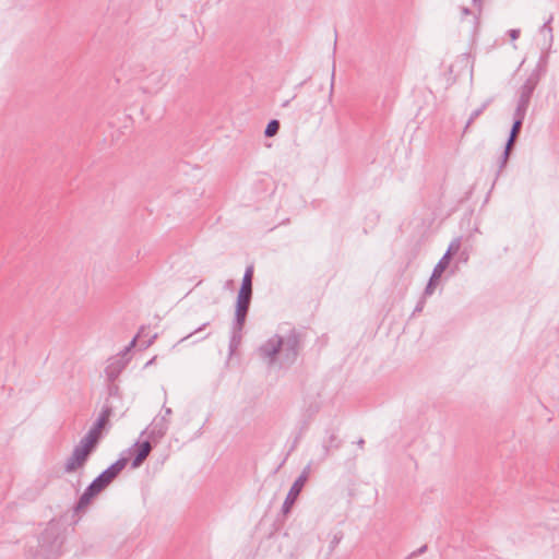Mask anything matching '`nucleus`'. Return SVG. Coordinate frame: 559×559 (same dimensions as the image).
I'll return each instance as SVG.
<instances>
[{"mask_svg": "<svg viewBox=\"0 0 559 559\" xmlns=\"http://www.w3.org/2000/svg\"><path fill=\"white\" fill-rule=\"evenodd\" d=\"M103 429V423L96 425L81 441V443L74 449L72 455L67 460L66 471L71 473L81 468L88 454L95 448L98 439L100 438Z\"/></svg>", "mask_w": 559, "mask_h": 559, "instance_id": "obj_1", "label": "nucleus"}, {"mask_svg": "<svg viewBox=\"0 0 559 559\" xmlns=\"http://www.w3.org/2000/svg\"><path fill=\"white\" fill-rule=\"evenodd\" d=\"M302 334L295 328L290 329L288 333L283 337L282 364L285 366H292L296 362L299 353L302 348Z\"/></svg>", "mask_w": 559, "mask_h": 559, "instance_id": "obj_2", "label": "nucleus"}, {"mask_svg": "<svg viewBox=\"0 0 559 559\" xmlns=\"http://www.w3.org/2000/svg\"><path fill=\"white\" fill-rule=\"evenodd\" d=\"M108 397L105 400L104 405L96 419H110L111 417L122 416L120 408L122 407V400L119 395V386L115 381H107Z\"/></svg>", "mask_w": 559, "mask_h": 559, "instance_id": "obj_3", "label": "nucleus"}, {"mask_svg": "<svg viewBox=\"0 0 559 559\" xmlns=\"http://www.w3.org/2000/svg\"><path fill=\"white\" fill-rule=\"evenodd\" d=\"M283 347L282 336L278 334L273 335L258 348L259 356L267 364L269 367L273 366L277 356Z\"/></svg>", "mask_w": 559, "mask_h": 559, "instance_id": "obj_4", "label": "nucleus"}, {"mask_svg": "<svg viewBox=\"0 0 559 559\" xmlns=\"http://www.w3.org/2000/svg\"><path fill=\"white\" fill-rule=\"evenodd\" d=\"M114 477L115 473L111 471H106L98 476L82 496L80 507L86 506L94 496L100 492L114 479Z\"/></svg>", "mask_w": 559, "mask_h": 559, "instance_id": "obj_5", "label": "nucleus"}, {"mask_svg": "<svg viewBox=\"0 0 559 559\" xmlns=\"http://www.w3.org/2000/svg\"><path fill=\"white\" fill-rule=\"evenodd\" d=\"M252 294L239 293L236 299L235 318L234 322L246 323V319L249 312Z\"/></svg>", "mask_w": 559, "mask_h": 559, "instance_id": "obj_6", "label": "nucleus"}, {"mask_svg": "<svg viewBox=\"0 0 559 559\" xmlns=\"http://www.w3.org/2000/svg\"><path fill=\"white\" fill-rule=\"evenodd\" d=\"M449 266L448 261H443L440 259L438 263L435 265L432 273L430 275V278L427 283V286L425 288V296H430L433 294L436 286L438 285V282L442 275V273L445 271V269Z\"/></svg>", "mask_w": 559, "mask_h": 559, "instance_id": "obj_7", "label": "nucleus"}, {"mask_svg": "<svg viewBox=\"0 0 559 559\" xmlns=\"http://www.w3.org/2000/svg\"><path fill=\"white\" fill-rule=\"evenodd\" d=\"M243 326L245 323L237 324V322L234 321L231 323L230 338L228 344L229 357H231L237 352L238 347L241 344Z\"/></svg>", "mask_w": 559, "mask_h": 559, "instance_id": "obj_8", "label": "nucleus"}, {"mask_svg": "<svg viewBox=\"0 0 559 559\" xmlns=\"http://www.w3.org/2000/svg\"><path fill=\"white\" fill-rule=\"evenodd\" d=\"M126 366L127 361L122 357L110 361L105 368L107 381H116Z\"/></svg>", "mask_w": 559, "mask_h": 559, "instance_id": "obj_9", "label": "nucleus"}, {"mask_svg": "<svg viewBox=\"0 0 559 559\" xmlns=\"http://www.w3.org/2000/svg\"><path fill=\"white\" fill-rule=\"evenodd\" d=\"M539 81L540 72L536 69L528 75L523 85L520 87V94L532 97Z\"/></svg>", "mask_w": 559, "mask_h": 559, "instance_id": "obj_10", "label": "nucleus"}, {"mask_svg": "<svg viewBox=\"0 0 559 559\" xmlns=\"http://www.w3.org/2000/svg\"><path fill=\"white\" fill-rule=\"evenodd\" d=\"M531 98L532 97L525 96L522 94L519 95V99H518L516 108L513 114V118H519L522 120L525 119L526 111H527L530 103H531Z\"/></svg>", "mask_w": 559, "mask_h": 559, "instance_id": "obj_11", "label": "nucleus"}, {"mask_svg": "<svg viewBox=\"0 0 559 559\" xmlns=\"http://www.w3.org/2000/svg\"><path fill=\"white\" fill-rule=\"evenodd\" d=\"M531 98L532 97L525 96L522 94L519 95V99H518L516 108L513 114V118H519L522 120L525 119L526 111H527L530 103H531Z\"/></svg>", "mask_w": 559, "mask_h": 559, "instance_id": "obj_12", "label": "nucleus"}, {"mask_svg": "<svg viewBox=\"0 0 559 559\" xmlns=\"http://www.w3.org/2000/svg\"><path fill=\"white\" fill-rule=\"evenodd\" d=\"M523 122H524V120H522V119L513 118V123H512V127H511V130H510V133H509V136L507 140L506 146L512 147V148L514 147L518 136L521 132Z\"/></svg>", "mask_w": 559, "mask_h": 559, "instance_id": "obj_13", "label": "nucleus"}, {"mask_svg": "<svg viewBox=\"0 0 559 559\" xmlns=\"http://www.w3.org/2000/svg\"><path fill=\"white\" fill-rule=\"evenodd\" d=\"M253 265L246 267L239 293L252 294Z\"/></svg>", "mask_w": 559, "mask_h": 559, "instance_id": "obj_14", "label": "nucleus"}, {"mask_svg": "<svg viewBox=\"0 0 559 559\" xmlns=\"http://www.w3.org/2000/svg\"><path fill=\"white\" fill-rule=\"evenodd\" d=\"M490 103H491V99H487L478 108H476L475 110L472 111L469 118L466 121L463 133L467 132V130L469 129L472 123L475 121V119H477L487 109V107L490 105Z\"/></svg>", "mask_w": 559, "mask_h": 559, "instance_id": "obj_15", "label": "nucleus"}, {"mask_svg": "<svg viewBox=\"0 0 559 559\" xmlns=\"http://www.w3.org/2000/svg\"><path fill=\"white\" fill-rule=\"evenodd\" d=\"M151 452V444L150 442L145 441L138 445V453L136 457L133 462V467H138L150 454Z\"/></svg>", "mask_w": 559, "mask_h": 559, "instance_id": "obj_16", "label": "nucleus"}, {"mask_svg": "<svg viewBox=\"0 0 559 559\" xmlns=\"http://www.w3.org/2000/svg\"><path fill=\"white\" fill-rule=\"evenodd\" d=\"M461 248V238L460 237H456L454 239H452V241L450 242L445 253L442 255V260L444 261H448V263L450 264V261L452 259V257L459 252Z\"/></svg>", "mask_w": 559, "mask_h": 559, "instance_id": "obj_17", "label": "nucleus"}, {"mask_svg": "<svg viewBox=\"0 0 559 559\" xmlns=\"http://www.w3.org/2000/svg\"><path fill=\"white\" fill-rule=\"evenodd\" d=\"M280 121L276 120V119H272L269 121V123L266 124V128L264 130V135L266 138H272L274 136L275 134H277L278 130H280Z\"/></svg>", "mask_w": 559, "mask_h": 559, "instance_id": "obj_18", "label": "nucleus"}, {"mask_svg": "<svg viewBox=\"0 0 559 559\" xmlns=\"http://www.w3.org/2000/svg\"><path fill=\"white\" fill-rule=\"evenodd\" d=\"M145 330L146 328L145 326H141V329L139 330L138 334L132 338V341L130 342V344L124 348V350L122 352V354H127L136 343V340L140 337H144V336H147V334L145 333Z\"/></svg>", "mask_w": 559, "mask_h": 559, "instance_id": "obj_19", "label": "nucleus"}, {"mask_svg": "<svg viewBox=\"0 0 559 559\" xmlns=\"http://www.w3.org/2000/svg\"><path fill=\"white\" fill-rule=\"evenodd\" d=\"M302 485H304V480L302 479H298L293 485V487H292V489L289 491L288 497L295 499L298 496V493L300 492Z\"/></svg>", "mask_w": 559, "mask_h": 559, "instance_id": "obj_20", "label": "nucleus"}, {"mask_svg": "<svg viewBox=\"0 0 559 559\" xmlns=\"http://www.w3.org/2000/svg\"><path fill=\"white\" fill-rule=\"evenodd\" d=\"M512 147H508V146H504V151L501 155V158H500V168H503L511 155V152H512Z\"/></svg>", "mask_w": 559, "mask_h": 559, "instance_id": "obj_21", "label": "nucleus"}, {"mask_svg": "<svg viewBox=\"0 0 559 559\" xmlns=\"http://www.w3.org/2000/svg\"><path fill=\"white\" fill-rule=\"evenodd\" d=\"M512 147H508V146H504V151L501 155V158H500V168H503L511 155V152H512Z\"/></svg>", "mask_w": 559, "mask_h": 559, "instance_id": "obj_22", "label": "nucleus"}, {"mask_svg": "<svg viewBox=\"0 0 559 559\" xmlns=\"http://www.w3.org/2000/svg\"><path fill=\"white\" fill-rule=\"evenodd\" d=\"M426 297H427V296H425V295H424V296L420 298V300L417 302V305H416V307H415V309H414V311H413V316L423 311V309H424V307H425V304H426Z\"/></svg>", "mask_w": 559, "mask_h": 559, "instance_id": "obj_23", "label": "nucleus"}, {"mask_svg": "<svg viewBox=\"0 0 559 559\" xmlns=\"http://www.w3.org/2000/svg\"><path fill=\"white\" fill-rule=\"evenodd\" d=\"M207 325H210V322H205L203 324H201L198 329H195L193 332L189 333L188 335H186L185 337L181 338V342L186 341L187 338L191 337L193 334L204 330Z\"/></svg>", "mask_w": 559, "mask_h": 559, "instance_id": "obj_24", "label": "nucleus"}, {"mask_svg": "<svg viewBox=\"0 0 559 559\" xmlns=\"http://www.w3.org/2000/svg\"><path fill=\"white\" fill-rule=\"evenodd\" d=\"M551 21H552V16H550V17H549V20H548V21H546V22L543 24L542 28H540V32L547 31V32L550 34V38H552V34H551L552 28H551V26H550Z\"/></svg>", "mask_w": 559, "mask_h": 559, "instance_id": "obj_25", "label": "nucleus"}, {"mask_svg": "<svg viewBox=\"0 0 559 559\" xmlns=\"http://www.w3.org/2000/svg\"><path fill=\"white\" fill-rule=\"evenodd\" d=\"M509 35H510L511 39L515 40L520 36V29H510Z\"/></svg>", "mask_w": 559, "mask_h": 559, "instance_id": "obj_26", "label": "nucleus"}, {"mask_svg": "<svg viewBox=\"0 0 559 559\" xmlns=\"http://www.w3.org/2000/svg\"><path fill=\"white\" fill-rule=\"evenodd\" d=\"M156 337L157 334L152 335L145 343H143V348L145 349L151 346Z\"/></svg>", "mask_w": 559, "mask_h": 559, "instance_id": "obj_27", "label": "nucleus"}, {"mask_svg": "<svg viewBox=\"0 0 559 559\" xmlns=\"http://www.w3.org/2000/svg\"><path fill=\"white\" fill-rule=\"evenodd\" d=\"M156 360V357H153L152 359H150L145 365H144V368H147L150 366H152Z\"/></svg>", "mask_w": 559, "mask_h": 559, "instance_id": "obj_28", "label": "nucleus"}, {"mask_svg": "<svg viewBox=\"0 0 559 559\" xmlns=\"http://www.w3.org/2000/svg\"><path fill=\"white\" fill-rule=\"evenodd\" d=\"M171 414V409L168 407H165V415L162 416V419H165L166 416H169Z\"/></svg>", "mask_w": 559, "mask_h": 559, "instance_id": "obj_29", "label": "nucleus"}, {"mask_svg": "<svg viewBox=\"0 0 559 559\" xmlns=\"http://www.w3.org/2000/svg\"><path fill=\"white\" fill-rule=\"evenodd\" d=\"M462 12L464 15H468L471 13V10L468 8H463Z\"/></svg>", "mask_w": 559, "mask_h": 559, "instance_id": "obj_30", "label": "nucleus"}, {"mask_svg": "<svg viewBox=\"0 0 559 559\" xmlns=\"http://www.w3.org/2000/svg\"><path fill=\"white\" fill-rule=\"evenodd\" d=\"M288 103H289V100H286V102L283 104V106H287V105H288Z\"/></svg>", "mask_w": 559, "mask_h": 559, "instance_id": "obj_31", "label": "nucleus"}, {"mask_svg": "<svg viewBox=\"0 0 559 559\" xmlns=\"http://www.w3.org/2000/svg\"><path fill=\"white\" fill-rule=\"evenodd\" d=\"M474 2H476L477 0H473Z\"/></svg>", "mask_w": 559, "mask_h": 559, "instance_id": "obj_32", "label": "nucleus"}]
</instances>
